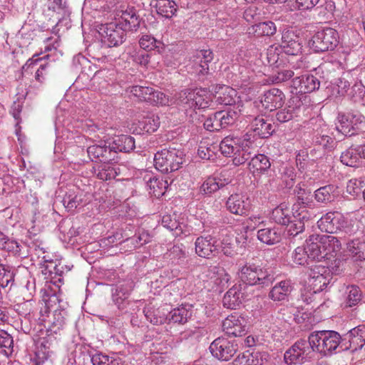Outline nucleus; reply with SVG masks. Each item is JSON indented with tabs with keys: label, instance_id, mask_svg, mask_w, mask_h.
I'll use <instances>...</instances> for the list:
<instances>
[{
	"label": "nucleus",
	"instance_id": "9d476101",
	"mask_svg": "<svg viewBox=\"0 0 365 365\" xmlns=\"http://www.w3.org/2000/svg\"><path fill=\"white\" fill-rule=\"evenodd\" d=\"M325 266L312 265L308 272V284L314 293L322 292L330 282V276Z\"/></svg>",
	"mask_w": 365,
	"mask_h": 365
},
{
	"label": "nucleus",
	"instance_id": "393cba45",
	"mask_svg": "<svg viewBox=\"0 0 365 365\" xmlns=\"http://www.w3.org/2000/svg\"><path fill=\"white\" fill-rule=\"evenodd\" d=\"M339 195V187L334 184L320 187L314 192L315 200L323 205H327L335 201Z\"/></svg>",
	"mask_w": 365,
	"mask_h": 365
},
{
	"label": "nucleus",
	"instance_id": "a19ab883",
	"mask_svg": "<svg viewBox=\"0 0 365 365\" xmlns=\"http://www.w3.org/2000/svg\"><path fill=\"white\" fill-rule=\"evenodd\" d=\"M150 5L156 8L158 14L165 18H171L177 11V4L172 0H155Z\"/></svg>",
	"mask_w": 365,
	"mask_h": 365
},
{
	"label": "nucleus",
	"instance_id": "e433bc0d",
	"mask_svg": "<svg viewBox=\"0 0 365 365\" xmlns=\"http://www.w3.org/2000/svg\"><path fill=\"white\" fill-rule=\"evenodd\" d=\"M144 180L146 182L147 187L150 190V194L156 197L164 195L168 185L167 181L159 179L153 175H147L145 176Z\"/></svg>",
	"mask_w": 365,
	"mask_h": 365
},
{
	"label": "nucleus",
	"instance_id": "8fccbe9b",
	"mask_svg": "<svg viewBox=\"0 0 365 365\" xmlns=\"http://www.w3.org/2000/svg\"><path fill=\"white\" fill-rule=\"evenodd\" d=\"M195 110L205 109L210 106L211 95L206 88H195Z\"/></svg>",
	"mask_w": 365,
	"mask_h": 365
},
{
	"label": "nucleus",
	"instance_id": "423d86ee",
	"mask_svg": "<svg viewBox=\"0 0 365 365\" xmlns=\"http://www.w3.org/2000/svg\"><path fill=\"white\" fill-rule=\"evenodd\" d=\"M314 351L309 336L308 340H297L284 354V361L287 365H301L309 361Z\"/></svg>",
	"mask_w": 365,
	"mask_h": 365
},
{
	"label": "nucleus",
	"instance_id": "5701e85b",
	"mask_svg": "<svg viewBox=\"0 0 365 365\" xmlns=\"http://www.w3.org/2000/svg\"><path fill=\"white\" fill-rule=\"evenodd\" d=\"M87 153L92 161H99L105 163L106 161L115 160V153L110 148V145H93L88 148Z\"/></svg>",
	"mask_w": 365,
	"mask_h": 365
},
{
	"label": "nucleus",
	"instance_id": "338daca9",
	"mask_svg": "<svg viewBox=\"0 0 365 365\" xmlns=\"http://www.w3.org/2000/svg\"><path fill=\"white\" fill-rule=\"evenodd\" d=\"M169 103V98L162 91L153 88L150 94L149 103L153 106H165Z\"/></svg>",
	"mask_w": 365,
	"mask_h": 365
},
{
	"label": "nucleus",
	"instance_id": "09e8293b",
	"mask_svg": "<svg viewBox=\"0 0 365 365\" xmlns=\"http://www.w3.org/2000/svg\"><path fill=\"white\" fill-rule=\"evenodd\" d=\"M338 124L336 125V130L341 133L345 136H353L356 135L352 128V123L350 116V113L346 114H339Z\"/></svg>",
	"mask_w": 365,
	"mask_h": 365
},
{
	"label": "nucleus",
	"instance_id": "c03bdc74",
	"mask_svg": "<svg viewBox=\"0 0 365 365\" xmlns=\"http://www.w3.org/2000/svg\"><path fill=\"white\" fill-rule=\"evenodd\" d=\"M242 138L238 137H225L220 144V150L225 157H232L239 147Z\"/></svg>",
	"mask_w": 365,
	"mask_h": 365
},
{
	"label": "nucleus",
	"instance_id": "ea45409f",
	"mask_svg": "<svg viewBox=\"0 0 365 365\" xmlns=\"http://www.w3.org/2000/svg\"><path fill=\"white\" fill-rule=\"evenodd\" d=\"M257 239L264 244L272 245L280 242L281 234L276 227L260 228L257 231Z\"/></svg>",
	"mask_w": 365,
	"mask_h": 365
},
{
	"label": "nucleus",
	"instance_id": "473e14b6",
	"mask_svg": "<svg viewBox=\"0 0 365 365\" xmlns=\"http://www.w3.org/2000/svg\"><path fill=\"white\" fill-rule=\"evenodd\" d=\"M270 167L269 158L264 154L255 155L254 153L251 160L248 163V168L254 175L264 173Z\"/></svg>",
	"mask_w": 365,
	"mask_h": 365
},
{
	"label": "nucleus",
	"instance_id": "49530a36",
	"mask_svg": "<svg viewBox=\"0 0 365 365\" xmlns=\"http://www.w3.org/2000/svg\"><path fill=\"white\" fill-rule=\"evenodd\" d=\"M195 91L194 89H185L179 93L178 105L183 110H195Z\"/></svg>",
	"mask_w": 365,
	"mask_h": 365
},
{
	"label": "nucleus",
	"instance_id": "58836bf2",
	"mask_svg": "<svg viewBox=\"0 0 365 365\" xmlns=\"http://www.w3.org/2000/svg\"><path fill=\"white\" fill-rule=\"evenodd\" d=\"M192 316V310L185 307H179L170 311L166 317V322L184 324Z\"/></svg>",
	"mask_w": 365,
	"mask_h": 365
},
{
	"label": "nucleus",
	"instance_id": "052dcab7",
	"mask_svg": "<svg viewBox=\"0 0 365 365\" xmlns=\"http://www.w3.org/2000/svg\"><path fill=\"white\" fill-rule=\"evenodd\" d=\"M294 71L289 69H278L269 76V81L272 83L277 84L290 79L294 76Z\"/></svg>",
	"mask_w": 365,
	"mask_h": 365
},
{
	"label": "nucleus",
	"instance_id": "bb28decb",
	"mask_svg": "<svg viewBox=\"0 0 365 365\" xmlns=\"http://www.w3.org/2000/svg\"><path fill=\"white\" fill-rule=\"evenodd\" d=\"M237 91L232 88L225 86H217L215 90L214 98L220 105L232 106L235 103Z\"/></svg>",
	"mask_w": 365,
	"mask_h": 365
},
{
	"label": "nucleus",
	"instance_id": "864d4df0",
	"mask_svg": "<svg viewBox=\"0 0 365 365\" xmlns=\"http://www.w3.org/2000/svg\"><path fill=\"white\" fill-rule=\"evenodd\" d=\"M304 219V217H297L296 216H293V217L289 220V223L284 225L287 226L288 235L295 237L304 231L305 226L303 220Z\"/></svg>",
	"mask_w": 365,
	"mask_h": 365
},
{
	"label": "nucleus",
	"instance_id": "2eb2a0df",
	"mask_svg": "<svg viewBox=\"0 0 365 365\" xmlns=\"http://www.w3.org/2000/svg\"><path fill=\"white\" fill-rule=\"evenodd\" d=\"M342 351L352 349L353 351L361 349L365 345V326L359 325L349 330L344 336Z\"/></svg>",
	"mask_w": 365,
	"mask_h": 365
},
{
	"label": "nucleus",
	"instance_id": "c756f323",
	"mask_svg": "<svg viewBox=\"0 0 365 365\" xmlns=\"http://www.w3.org/2000/svg\"><path fill=\"white\" fill-rule=\"evenodd\" d=\"M316 235L317 236V242L326 257L340 250L341 244L339 237L331 235Z\"/></svg>",
	"mask_w": 365,
	"mask_h": 365
},
{
	"label": "nucleus",
	"instance_id": "3c124183",
	"mask_svg": "<svg viewBox=\"0 0 365 365\" xmlns=\"http://www.w3.org/2000/svg\"><path fill=\"white\" fill-rule=\"evenodd\" d=\"M252 32L257 37L271 36L277 31V27L274 22L268 21L260 22L252 26Z\"/></svg>",
	"mask_w": 365,
	"mask_h": 365
},
{
	"label": "nucleus",
	"instance_id": "774afa93",
	"mask_svg": "<svg viewBox=\"0 0 365 365\" xmlns=\"http://www.w3.org/2000/svg\"><path fill=\"white\" fill-rule=\"evenodd\" d=\"M81 198L75 193H66L63 198L62 202L64 207L68 210L77 208L81 203Z\"/></svg>",
	"mask_w": 365,
	"mask_h": 365
},
{
	"label": "nucleus",
	"instance_id": "69168bd1",
	"mask_svg": "<svg viewBox=\"0 0 365 365\" xmlns=\"http://www.w3.org/2000/svg\"><path fill=\"white\" fill-rule=\"evenodd\" d=\"M350 116L352 123V128L356 135L359 133H365V117L361 113H350Z\"/></svg>",
	"mask_w": 365,
	"mask_h": 365
},
{
	"label": "nucleus",
	"instance_id": "b1692460",
	"mask_svg": "<svg viewBox=\"0 0 365 365\" xmlns=\"http://www.w3.org/2000/svg\"><path fill=\"white\" fill-rule=\"evenodd\" d=\"M281 47L286 54L291 56L301 53L302 48L299 37L292 31H287L282 34Z\"/></svg>",
	"mask_w": 365,
	"mask_h": 365
},
{
	"label": "nucleus",
	"instance_id": "4be33fe9",
	"mask_svg": "<svg viewBox=\"0 0 365 365\" xmlns=\"http://www.w3.org/2000/svg\"><path fill=\"white\" fill-rule=\"evenodd\" d=\"M255 148L252 147V142L247 138H242V140L236 149L232 156V163L235 166L245 164L247 160H251L254 155Z\"/></svg>",
	"mask_w": 365,
	"mask_h": 365
},
{
	"label": "nucleus",
	"instance_id": "f8f14e48",
	"mask_svg": "<svg viewBox=\"0 0 365 365\" xmlns=\"http://www.w3.org/2000/svg\"><path fill=\"white\" fill-rule=\"evenodd\" d=\"M284 100V93L274 88L266 91L259 101H254L250 106L253 108H258L262 106L265 110L272 111L280 108Z\"/></svg>",
	"mask_w": 365,
	"mask_h": 365
},
{
	"label": "nucleus",
	"instance_id": "cd10ccee",
	"mask_svg": "<svg viewBox=\"0 0 365 365\" xmlns=\"http://www.w3.org/2000/svg\"><path fill=\"white\" fill-rule=\"evenodd\" d=\"M162 225L168 230L173 231L174 235L178 237L180 235L187 236L189 234L187 226L183 222H180L175 215H165L161 220Z\"/></svg>",
	"mask_w": 365,
	"mask_h": 365
},
{
	"label": "nucleus",
	"instance_id": "a211bd4d",
	"mask_svg": "<svg viewBox=\"0 0 365 365\" xmlns=\"http://www.w3.org/2000/svg\"><path fill=\"white\" fill-rule=\"evenodd\" d=\"M245 289L241 283L234 284L224 295L223 306L227 309H235L247 297Z\"/></svg>",
	"mask_w": 365,
	"mask_h": 365
},
{
	"label": "nucleus",
	"instance_id": "6ab92c4d",
	"mask_svg": "<svg viewBox=\"0 0 365 365\" xmlns=\"http://www.w3.org/2000/svg\"><path fill=\"white\" fill-rule=\"evenodd\" d=\"M42 301L44 303V309L46 313H49L51 309L55 312L54 316H59L60 312L57 313L60 309H63V302L60 298V294L53 291L50 286L41 289Z\"/></svg>",
	"mask_w": 365,
	"mask_h": 365
},
{
	"label": "nucleus",
	"instance_id": "39448f33",
	"mask_svg": "<svg viewBox=\"0 0 365 365\" xmlns=\"http://www.w3.org/2000/svg\"><path fill=\"white\" fill-rule=\"evenodd\" d=\"M339 42L338 31L331 27L317 31L309 41L310 48L315 53H324L335 49Z\"/></svg>",
	"mask_w": 365,
	"mask_h": 365
},
{
	"label": "nucleus",
	"instance_id": "37998d69",
	"mask_svg": "<svg viewBox=\"0 0 365 365\" xmlns=\"http://www.w3.org/2000/svg\"><path fill=\"white\" fill-rule=\"evenodd\" d=\"M297 103L299 105L296 104L295 106L288 105L284 108L277 110L275 113L276 120L281 123H284L297 117L301 108V103L299 100H297Z\"/></svg>",
	"mask_w": 365,
	"mask_h": 365
},
{
	"label": "nucleus",
	"instance_id": "c85d7f7f",
	"mask_svg": "<svg viewBox=\"0 0 365 365\" xmlns=\"http://www.w3.org/2000/svg\"><path fill=\"white\" fill-rule=\"evenodd\" d=\"M214 54L210 49H202L197 53L195 71L199 77L209 73V63L213 60Z\"/></svg>",
	"mask_w": 365,
	"mask_h": 365
},
{
	"label": "nucleus",
	"instance_id": "7c9ffc66",
	"mask_svg": "<svg viewBox=\"0 0 365 365\" xmlns=\"http://www.w3.org/2000/svg\"><path fill=\"white\" fill-rule=\"evenodd\" d=\"M110 145L115 153V158L118 152L128 153L135 148V138L127 135H118L113 139Z\"/></svg>",
	"mask_w": 365,
	"mask_h": 365
},
{
	"label": "nucleus",
	"instance_id": "0e129e2a",
	"mask_svg": "<svg viewBox=\"0 0 365 365\" xmlns=\"http://www.w3.org/2000/svg\"><path fill=\"white\" fill-rule=\"evenodd\" d=\"M150 240V236L146 231L139 232L138 235L135 234L132 237H127L125 242H130L134 247H139L145 244H147Z\"/></svg>",
	"mask_w": 365,
	"mask_h": 365
},
{
	"label": "nucleus",
	"instance_id": "13d9d810",
	"mask_svg": "<svg viewBox=\"0 0 365 365\" xmlns=\"http://www.w3.org/2000/svg\"><path fill=\"white\" fill-rule=\"evenodd\" d=\"M19 315L22 317L21 320V329L24 333H30L35 325L36 318L34 312H19Z\"/></svg>",
	"mask_w": 365,
	"mask_h": 365
},
{
	"label": "nucleus",
	"instance_id": "0eeeda50",
	"mask_svg": "<svg viewBox=\"0 0 365 365\" xmlns=\"http://www.w3.org/2000/svg\"><path fill=\"white\" fill-rule=\"evenodd\" d=\"M240 110L228 108L210 115L204 122V127L209 131H218L235 123L240 117Z\"/></svg>",
	"mask_w": 365,
	"mask_h": 365
},
{
	"label": "nucleus",
	"instance_id": "a878e982",
	"mask_svg": "<svg viewBox=\"0 0 365 365\" xmlns=\"http://www.w3.org/2000/svg\"><path fill=\"white\" fill-rule=\"evenodd\" d=\"M293 290V285L290 280H282L277 282L270 290L269 297L274 302L288 300V297Z\"/></svg>",
	"mask_w": 365,
	"mask_h": 365
},
{
	"label": "nucleus",
	"instance_id": "603ef678",
	"mask_svg": "<svg viewBox=\"0 0 365 365\" xmlns=\"http://www.w3.org/2000/svg\"><path fill=\"white\" fill-rule=\"evenodd\" d=\"M133 282H130L126 284H120L115 288V292H113L112 297L113 302L118 307H120L122 302L128 297L133 290Z\"/></svg>",
	"mask_w": 365,
	"mask_h": 365
},
{
	"label": "nucleus",
	"instance_id": "4c0bfd02",
	"mask_svg": "<svg viewBox=\"0 0 365 365\" xmlns=\"http://www.w3.org/2000/svg\"><path fill=\"white\" fill-rule=\"evenodd\" d=\"M341 162L347 166L359 167L361 163V155L356 145H351L345 151L341 153L340 156Z\"/></svg>",
	"mask_w": 365,
	"mask_h": 365
},
{
	"label": "nucleus",
	"instance_id": "4d7b16f0",
	"mask_svg": "<svg viewBox=\"0 0 365 365\" xmlns=\"http://www.w3.org/2000/svg\"><path fill=\"white\" fill-rule=\"evenodd\" d=\"M139 44L143 51H150L155 49L163 48V43L160 41H158L155 37L151 35H143L139 40Z\"/></svg>",
	"mask_w": 365,
	"mask_h": 365
},
{
	"label": "nucleus",
	"instance_id": "6e6d98bb",
	"mask_svg": "<svg viewBox=\"0 0 365 365\" xmlns=\"http://www.w3.org/2000/svg\"><path fill=\"white\" fill-rule=\"evenodd\" d=\"M15 274L11 267L0 263V286L3 288L11 287L14 283Z\"/></svg>",
	"mask_w": 365,
	"mask_h": 365
},
{
	"label": "nucleus",
	"instance_id": "a18cd8bd",
	"mask_svg": "<svg viewBox=\"0 0 365 365\" xmlns=\"http://www.w3.org/2000/svg\"><path fill=\"white\" fill-rule=\"evenodd\" d=\"M160 124L158 115L148 113L139 121L140 129L147 133H154L158 130Z\"/></svg>",
	"mask_w": 365,
	"mask_h": 365
},
{
	"label": "nucleus",
	"instance_id": "4468645a",
	"mask_svg": "<svg viewBox=\"0 0 365 365\" xmlns=\"http://www.w3.org/2000/svg\"><path fill=\"white\" fill-rule=\"evenodd\" d=\"M55 342L56 338L53 336L48 335L38 339L36 344L34 363L38 365H49L48 357L53 352Z\"/></svg>",
	"mask_w": 365,
	"mask_h": 365
},
{
	"label": "nucleus",
	"instance_id": "f03ea898",
	"mask_svg": "<svg viewBox=\"0 0 365 365\" xmlns=\"http://www.w3.org/2000/svg\"><path fill=\"white\" fill-rule=\"evenodd\" d=\"M309 341L314 351L324 356L331 355L334 351H343L341 345L344 336L334 330L315 331L309 334Z\"/></svg>",
	"mask_w": 365,
	"mask_h": 365
},
{
	"label": "nucleus",
	"instance_id": "f257e3e1",
	"mask_svg": "<svg viewBox=\"0 0 365 365\" xmlns=\"http://www.w3.org/2000/svg\"><path fill=\"white\" fill-rule=\"evenodd\" d=\"M240 282L244 288L247 286L269 287L274 280V274L253 262H247L238 271Z\"/></svg>",
	"mask_w": 365,
	"mask_h": 365
},
{
	"label": "nucleus",
	"instance_id": "dca6fc26",
	"mask_svg": "<svg viewBox=\"0 0 365 365\" xmlns=\"http://www.w3.org/2000/svg\"><path fill=\"white\" fill-rule=\"evenodd\" d=\"M320 81L317 77L310 73L297 76L292 80L291 87L296 93H309L319 88Z\"/></svg>",
	"mask_w": 365,
	"mask_h": 365
},
{
	"label": "nucleus",
	"instance_id": "e2e57ef3",
	"mask_svg": "<svg viewBox=\"0 0 365 365\" xmlns=\"http://www.w3.org/2000/svg\"><path fill=\"white\" fill-rule=\"evenodd\" d=\"M0 249L8 252H11L14 254L20 253L19 243L14 239H11L6 235L0 237Z\"/></svg>",
	"mask_w": 365,
	"mask_h": 365
},
{
	"label": "nucleus",
	"instance_id": "20e7f679",
	"mask_svg": "<svg viewBox=\"0 0 365 365\" xmlns=\"http://www.w3.org/2000/svg\"><path fill=\"white\" fill-rule=\"evenodd\" d=\"M317 227L321 231L329 234L344 232L351 235L356 232L353 225H349L345 217L336 212H329L324 215L317 221Z\"/></svg>",
	"mask_w": 365,
	"mask_h": 365
},
{
	"label": "nucleus",
	"instance_id": "aec40b11",
	"mask_svg": "<svg viewBox=\"0 0 365 365\" xmlns=\"http://www.w3.org/2000/svg\"><path fill=\"white\" fill-rule=\"evenodd\" d=\"M226 207L231 213L237 215H245L250 209L248 198L240 194L231 195L226 202Z\"/></svg>",
	"mask_w": 365,
	"mask_h": 365
},
{
	"label": "nucleus",
	"instance_id": "c9c22d12",
	"mask_svg": "<svg viewBox=\"0 0 365 365\" xmlns=\"http://www.w3.org/2000/svg\"><path fill=\"white\" fill-rule=\"evenodd\" d=\"M305 250L310 260L319 262L322 259L326 257L317 242V236L315 235H310L306 240Z\"/></svg>",
	"mask_w": 365,
	"mask_h": 365
},
{
	"label": "nucleus",
	"instance_id": "412c9836",
	"mask_svg": "<svg viewBox=\"0 0 365 365\" xmlns=\"http://www.w3.org/2000/svg\"><path fill=\"white\" fill-rule=\"evenodd\" d=\"M251 130L260 138H267L274 132V125L261 115H249Z\"/></svg>",
	"mask_w": 365,
	"mask_h": 365
},
{
	"label": "nucleus",
	"instance_id": "bf43d9fd",
	"mask_svg": "<svg viewBox=\"0 0 365 365\" xmlns=\"http://www.w3.org/2000/svg\"><path fill=\"white\" fill-rule=\"evenodd\" d=\"M268 354L266 352L255 351L248 355L243 356L242 359H246L245 363L242 365H264L267 362Z\"/></svg>",
	"mask_w": 365,
	"mask_h": 365
},
{
	"label": "nucleus",
	"instance_id": "5fc2aeb1",
	"mask_svg": "<svg viewBox=\"0 0 365 365\" xmlns=\"http://www.w3.org/2000/svg\"><path fill=\"white\" fill-rule=\"evenodd\" d=\"M347 250L356 260L365 259V241L351 240L347 243Z\"/></svg>",
	"mask_w": 365,
	"mask_h": 365
},
{
	"label": "nucleus",
	"instance_id": "680f3d73",
	"mask_svg": "<svg viewBox=\"0 0 365 365\" xmlns=\"http://www.w3.org/2000/svg\"><path fill=\"white\" fill-rule=\"evenodd\" d=\"M153 87L143 86H133L130 88V93L139 100L149 103L150 94Z\"/></svg>",
	"mask_w": 365,
	"mask_h": 365
},
{
	"label": "nucleus",
	"instance_id": "79ce46f5",
	"mask_svg": "<svg viewBox=\"0 0 365 365\" xmlns=\"http://www.w3.org/2000/svg\"><path fill=\"white\" fill-rule=\"evenodd\" d=\"M294 194L297 205L308 208H313L314 207L315 205L313 201L314 195L312 194L309 190L302 188L299 185H297L294 190Z\"/></svg>",
	"mask_w": 365,
	"mask_h": 365
},
{
	"label": "nucleus",
	"instance_id": "f3484780",
	"mask_svg": "<svg viewBox=\"0 0 365 365\" xmlns=\"http://www.w3.org/2000/svg\"><path fill=\"white\" fill-rule=\"evenodd\" d=\"M116 23L127 32L137 31L140 24V19L134 7H127L118 11Z\"/></svg>",
	"mask_w": 365,
	"mask_h": 365
},
{
	"label": "nucleus",
	"instance_id": "f704fd0d",
	"mask_svg": "<svg viewBox=\"0 0 365 365\" xmlns=\"http://www.w3.org/2000/svg\"><path fill=\"white\" fill-rule=\"evenodd\" d=\"M292 211L286 202L280 203L272 210L271 219L277 224L285 225L293 217Z\"/></svg>",
	"mask_w": 365,
	"mask_h": 365
},
{
	"label": "nucleus",
	"instance_id": "6e6552de",
	"mask_svg": "<svg viewBox=\"0 0 365 365\" xmlns=\"http://www.w3.org/2000/svg\"><path fill=\"white\" fill-rule=\"evenodd\" d=\"M126 33L127 31L116 22L102 25L99 31L102 42L108 47L122 44L125 41Z\"/></svg>",
	"mask_w": 365,
	"mask_h": 365
},
{
	"label": "nucleus",
	"instance_id": "1a4fd4ad",
	"mask_svg": "<svg viewBox=\"0 0 365 365\" xmlns=\"http://www.w3.org/2000/svg\"><path fill=\"white\" fill-rule=\"evenodd\" d=\"M247 319L242 314L234 312L222 321V330L228 336L240 337L247 334Z\"/></svg>",
	"mask_w": 365,
	"mask_h": 365
},
{
	"label": "nucleus",
	"instance_id": "7ed1b4c3",
	"mask_svg": "<svg viewBox=\"0 0 365 365\" xmlns=\"http://www.w3.org/2000/svg\"><path fill=\"white\" fill-rule=\"evenodd\" d=\"M184 150L179 147H171L158 151L154 157L155 168L163 173L178 170L185 162Z\"/></svg>",
	"mask_w": 365,
	"mask_h": 365
},
{
	"label": "nucleus",
	"instance_id": "9b49d317",
	"mask_svg": "<svg viewBox=\"0 0 365 365\" xmlns=\"http://www.w3.org/2000/svg\"><path fill=\"white\" fill-rule=\"evenodd\" d=\"M210 351L212 355L220 360H230L237 351V344L225 337H218L210 344Z\"/></svg>",
	"mask_w": 365,
	"mask_h": 365
},
{
	"label": "nucleus",
	"instance_id": "ddd939ff",
	"mask_svg": "<svg viewBox=\"0 0 365 365\" xmlns=\"http://www.w3.org/2000/svg\"><path fill=\"white\" fill-rule=\"evenodd\" d=\"M195 253L200 257L211 259L219 252L220 246L210 235L197 237L195 242Z\"/></svg>",
	"mask_w": 365,
	"mask_h": 365
},
{
	"label": "nucleus",
	"instance_id": "de8ad7c7",
	"mask_svg": "<svg viewBox=\"0 0 365 365\" xmlns=\"http://www.w3.org/2000/svg\"><path fill=\"white\" fill-rule=\"evenodd\" d=\"M345 307H353L358 305L362 300V292L358 286L351 285L346 288Z\"/></svg>",
	"mask_w": 365,
	"mask_h": 365
},
{
	"label": "nucleus",
	"instance_id": "72a5a7b5",
	"mask_svg": "<svg viewBox=\"0 0 365 365\" xmlns=\"http://www.w3.org/2000/svg\"><path fill=\"white\" fill-rule=\"evenodd\" d=\"M95 169L97 178L102 180H110L115 179L120 173V168L118 165L113 164L111 161H106L98 165Z\"/></svg>",
	"mask_w": 365,
	"mask_h": 365
},
{
	"label": "nucleus",
	"instance_id": "2f4dec72",
	"mask_svg": "<svg viewBox=\"0 0 365 365\" xmlns=\"http://www.w3.org/2000/svg\"><path fill=\"white\" fill-rule=\"evenodd\" d=\"M230 182L229 179L210 176L203 182L200 187V192L203 195H211L220 189H222Z\"/></svg>",
	"mask_w": 365,
	"mask_h": 365
}]
</instances>
